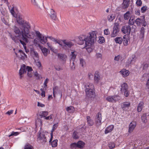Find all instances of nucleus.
<instances>
[{"label":"nucleus","mask_w":149,"mask_h":149,"mask_svg":"<svg viewBox=\"0 0 149 149\" xmlns=\"http://www.w3.org/2000/svg\"><path fill=\"white\" fill-rule=\"evenodd\" d=\"M31 27H28L24 26L15 25L13 26L12 29L14 33L15 36L10 35L12 39L15 41L16 38L20 39V40H22L25 42H28V38L33 39L34 38L35 34L33 31H30Z\"/></svg>","instance_id":"nucleus-1"},{"label":"nucleus","mask_w":149,"mask_h":149,"mask_svg":"<svg viewBox=\"0 0 149 149\" xmlns=\"http://www.w3.org/2000/svg\"><path fill=\"white\" fill-rule=\"evenodd\" d=\"M96 31H93L89 33L88 36L84 35H81L79 37V44H83L85 42V46L87 47H91L96 41Z\"/></svg>","instance_id":"nucleus-2"},{"label":"nucleus","mask_w":149,"mask_h":149,"mask_svg":"<svg viewBox=\"0 0 149 149\" xmlns=\"http://www.w3.org/2000/svg\"><path fill=\"white\" fill-rule=\"evenodd\" d=\"M16 19L17 23L21 26L28 27H31L30 24L28 22H25L22 19V16L20 14H17L15 17Z\"/></svg>","instance_id":"nucleus-3"},{"label":"nucleus","mask_w":149,"mask_h":149,"mask_svg":"<svg viewBox=\"0 0 149 149\" xmlns=\"http://www.w3.org/2000/svg\"><path fill=\"white\" fill-rule=\"evenodd\" d=\"M27 72H31L32 70L31 67L29 66H26L24 64H23L21 66L19 71V78L22 79L23 77L24 74L25 73L26 70Z\"/></svg>","instance_id":"nucleus-4"},{"label":"nucleus","mask_w":149,"mask_h":149,"mask_svg":"<svg viewBox=\"0 0 149 149\" xmlns=\"http://www.w3.org/2000/svg\"><path fill=\"white\" fill-rule=\"evenodd\" d=\"M35 32L36 36L38 38L40 42L43 44H45L47 41L48 38L47 37V36L45 37L39 31H36Z\"/></svg>","instance_id":"nucleus-5"},{"label":"nucleus","mask_w":149,"mask_h":149,"mask_svg":"<svg viewBox=\"0 0 149 149\" xmlns=\"http://www.w3.org/2000/svg\"><path fill=\"white\" fill-rule=\"evenodd\" d=\"M62 42L64 44L63 48L66 49L70 48L74 45L72 42L68 40H63Z\"/></svg>","instance_id":"nucleus-6"},{"label":"nucleus","mask_w":149,"mask_h":149,"mask_svg":"<svg viewBox=\"0 0 149 149\" xmlns=\"http://www.w3.org/2000/svg\"><path fill=\"white\" fill-rule=\"evenodd\" d=\"M102 115L100 113H98L96 115L95 120V123L96 125L98 127L101 124Z\"/></svg>","instance_id":"nucleus-7"},{"label":"nucleus","mask_w":149,"mask_h":149,"mask_svg":"<svg viewBox=\"0 0 149 149\" xmlns=\"http://www.w3.org/2000/svg\"><path fill=\"white\" fill-rule=\"evenodd\" d=\"M119 31V24L118 23H115L113 27V32L112 31V37L116 36Z\"/></svg>","instance_id":"nucleus-8"},{"label":"nucleus","mask_w":149,"mask_h":149,"mask_svg":"<svg viewBox=\"0 0 149 149\" xmlns=\"http://www.w3.org/2000/svg\"><path fill=\"white\" fill-rule=\"evenodd\" d=\"M131 30L130 26L129 25H125L122 27L121 31L122 33L127 35H129Z\"/></svg>","instance_id":"nucleus-9"},{"label":"nucleus","mask_w":149,"mask_h":149,"mask_svg":"<svg viewBox=\"0 0 149 149\" xmlns=\"http://www.w3.org/2000/svg\"><path fill=\"white\" fill-rule=\"evenodd\" d=\"M38 141L42 144H45L47 141L45 134L43 133H40L38 138Z\"/></svg>","instance_id":"nucleus-10"},{"label":"nucleus","mask_w":149,"mask_h":149,"mask_svg":"<svg viewBox=\"0 0 149 149\" xmlns=\"http://www.w3.org/2000/svg\"><path fill=\"white\" fill-rule=\"evenodd\" d=\"M145 16H142L140 18H138L135 20V23L137 26H141L142 23L144 21V19Z\"/></svg>","instance_id":"nucleus-11"},{"label":"nucleus","mask_w":149,"mask_h":149,"mask_svg":"<svg viewBox=\"0 0 149 149\" xmlns=\"http://www.w3.org/2000/svg\"><path fill=\"white\" fill-rule=\"evenodd\" d=\"M135 56H132V57L129 58L126 63L127 66H129L131 64H133L136 61L135 58H134Z\"/></svg>","instance_id":"nucleus-12"},{"label":"nucleus","mask_w":149,"mask_h":149,"mask_svg":"<svg viewBox=\"0 0 149 149\" xmlns=\"http://www.w3.org/2000/svg\"><path fill=\"white\" fill-rule=\"evenodd\" d=\"M136 125V123L135 121H132L130 124L129 127L128 132L131 133L134 129Z\"/></svg>","instance_id":"nucleus-13"},{"label":"nucleus","mask_w":149,"mask_h":149,"mask_svg":"<svg viewBox=\"0 0 149 149\" xmlns=\"http://www.w3.org/2000/svg\"><path fill=\"white\" fill-rule=\"evenodd\" d=\"M130 105V103L129 102H124L121 104V108L123 110L126 111L128 109Z\"/></svg>","instance_id":"nucleus-14"},{"label":"nucleus","mask_w":149,"mask_h":149,"mask_svg":"<svg viewBox=\"0 0 149 149\" xmlns=\"http://www.w3.org/2000/svg\"><path fill=\"white\" fill-rule=\"evenodd\" d=\"M94 90L86 91V97L89 98H92L94 97L95 96V93Z\"/></svg>","instance_id":"nucleus-15"},{"label":"nucleus","mask_w":149,"mask_h":149,"mask_svg":"<svg viewBox=\"0 0 149 149\" xmlns=\"http://www.w3.org/2000/svg\"><path fill=\"white\" fill-rule=\"evenodd\" d=\"M120 91L121 93L125 92L128 90V85L125 83H123L120 85Z\"/></svg>","instance_id":"nucleus-16"},{"label":"nucleus","mask_w":149,"mask_h":149,"mask_svg":"<svg viewBox=\"0 0 149 149\" xmlns=\"http://www.w3.org/2000/svg\"><path fill=\"white\" fill-rule=\"evenodd\" d=\"M144 107V102L143 101H140L137 105V111L138 112H140Z\"/></svg>","instance_id":"nucleus-17"},{"label":"nucleus","mask_w":149,"mask_h":149,"mask_svg":"<svg viewBox=\"0 0 149 149\" xmlns=\"http://www.w3.org/2000/svg\"><path fill=\"white\" fill-rule=\"evenodd\" d=\"M56 13L54 10L52 9H50V13L49 14L51 18L54 20H56L57 19V16L56 15Z\"/></svg>","instance_id":"nucleus-18"},{"label":"nucleus","mask_w":149,"mask_h":149,"mask_svg":"<svg viewBox=\"0 0 149 149\" xmlns=\"http://www.w3.org/2000/svg\"><path fill=\"white\" fill-rule=\"evenodd\" d=\"M86 89L85 91L94 90V85L93 84L91 83H88L86 85Z\"/></svg>","instance_id":"nucleus-19"},{"label":"nucleus","mask_w":149,"mask_h":149,"mask_svg":"<svg viewBox=\"0 0 149 149\" xmlns=\"http://www.w3.org/2000/svg\"><path fill=\"white\" fill-rule=\"evenodd\" d=\"M18 53L20 54L21 56L20 57L21 59L24 60L25 58H27V55L21 49L19 50Z\"/></svg>","instance_id":"nucleus-20"},{"label":"nucleus","mask_w":149,"mask_h":149,"mask_svg":"<svg viewBox=\"0 0 149 149\" xmlns=\"http://www.w3.org/2000/svg\"><path fill=\"white\" fill-rule=\"evenodd\" d=\"M58 126V125L57 123L54 124L53 126L52 129V131H51V138L50 139L49 141V143L51 142L52 140V138L53 137V132L56 129Z\"/></svg>","instance_id":"nucleus-21"},{"label":"nucleus","mask_w":149,"mask_h":149,"mask_svg":"<svg viewBox=\"0 0 149 149\" xmlns=\"http://www.w3.org/2000/svg\"><path fill=\"white\" fill-rule=\"evenodd\" d=\"M120 72L123 77L127 76L130 73L129 71L125 69H122L120 71Z\"/></svg>","instance_id":"nucleus-22"},{"label":"nucleus","mask_w":149,"mask_h":149,"mask_svg":"<svg viewBox=\"0 0 149 149\" xmlns=\"http://www.w3.org/2000/svg\"><path fill=\"white\" fill-rule=\"evenodd\" d=\"M149 115V113H144L141 116V120L144 123H146L147 122V117Z\"/></svg>","instance_id":"nucleus-23"},{"label":"nucleus","mask_w":149,"mask_h":149,"mask_svg":"<svg viewBox=\"0 0 149 149\" xmlns=\"http://www.w3.org/2000/svg\"><path fill=\"white\" fill-rule=\"evenodd\" d=\"M122 40L123 45L125 46L127 45L128 41L129 40L128 37L126 35H125L123 37Z\"/></svg>","instance_id":"nucleus-24"},{"label":"nucleus","mask_w":149,"mask_h":149,"mask_svg":"<svg viewBox=\"0 0 149 149\" xmlns=\"http://www.w3.org/2000/svg\"><path fill=\"white\" fill-rule=\"evenodd\" d=\"M77 54V52L76 51H74L71 52L70 61H75Z\"/></svg>","instance_id":"nucleus-25"},{"label":"nucleus","mask_w":149,"mask_h":149,"mask_svg":"<svg viewBox=\"0 0 149 149\" xmlns=\"http://www.w3.org/2000/svg\"><path fill=\"white\" fill-rule=\"evenodd\" d=\"M87 120L88 124L89 126H92L94 124V123L93 120L91 119L89 116H87Z\"/></svg>","instance_id":"nucleus-26"},{"label":"nucleus","mask_w":149,"mask_h":149,"mask_svg":"<svg viewBox=\"0 0 149 149\" xmlns=\"http://www.w3.org/2000/svg\"><path fill=\"white\" fill-rule=\"evenodd\" d=\"M40 49L43 54L45 56H46L49 53V51L45 47L41 48Z\"/></svg>","instance_id":"nucleus-27"},{"label":"nucleus","mask_w":149,"mask_h":149,"mask_svg":"<svg viewBox=\"0 0 149 149\" xmlns=\"http://www.w3.org/2000/svg\"><path fill=\"white\" fill-rule=\"evenodd\" d=\"M100 77L98 74V72H96L95 74L94 77V81L95 82L98 83Z\"/></svg>","instance_id":"nucleus-28"},{"label":"nucleus","mask_w":149,"mask_h":149,"mask_svg":"<svg viewBox=\"0 0 149 149\" xmlns=\"http://www.w3.org/2000/svg\"><path fill=\"white\" fill-rule=\"evenodd\" d=\"M20 42L23 45V47L24 48V49L25 50V51L26 53H27L28 52H29V51L28 49H26V43H27L29 41L28 39V42H25L24 41L22 40H19Z\"/></svg>","instance_id":"nucleus-29"},{"label":"nucleus","mask_w":149,"mask_h":149,"mask_svg":"<svg viewBox=\"0 0 149 149\" xmlns=\"http://www.w3.org/2000/svg\"><path fill=\"white\" fill-rule=\"evenodd\" d=\"M131 13L130 12L128 11L124 15V19L125 20H128L131 17Z\"/></svg>","instance_id":"nucleus-30"},{"label":"nucleus","mask_w":149,"mask_h":149,"mask_svg":"<svg viewBox=\"0 0 149 149\" xmlns=\"http://www.w3.org/2000/svg\"><path fill=\"white\" fill-rule=\"evenodd\" d=\"M57 56L58 58L63 61L65 60L67 58L66 55L61 54H58Z\"/></svg>","instance_id":"nucleus-31"},{"label":"nucleus","mask_w":149,"mask_h":149,"mask_svg":"<svg viewBox=\"0 0 149 149\" xmlns=\"http://www.w3.org/2000/svg\"><path fill=\"white\" fill-rule=\"evenodd\" d=\"M114 40L116 43L121 44L123 40L121 37H117Z\"/></svg>","instance_id":"nucleus-32"},{"label":"nucleus","mask_w":149,"mask_h":149,"mask_svg":"<svg viewBox=\"0 0 149 149\" xmlns=\"http://www.w3.org/2000/svg\"><path fill=\"white\" fill-rule=\"evenodd\" d=\"M135 22V20L134 19V18L132 17V16H131L130 17V19L128 22V24L129 25V26H132L134 24Z\"/></svg>","instance_id":"nucleus-33"},{"label":"nucleus","mask_w":149,"mask_h":149,"mask_svg":"<svg viewBox=\"0 0 149 149\" xmlns=\"http://www.w3.org/2000/svg\"><path fill=\"white\" fill-rule=\"evenodd\" d=\"M67 111L70 112L72 113L74 111V108L72 106L68 107L66 109Z\"/></svg>","instance_id":"nucleus-34"},{"label":"nucleus","mask_w":149,"mask_h":149,"mask_svg":"<svg viewBox=\"0 0 149 149\" xmlns=\"http://www.w3.org/2000/svg\"><path fill=\"white\" fill-rule=\"evenodd\" d=\"M143 66V70H146L149 67V63L144 62L142 65Z\"/></svg>","instance_id":"nucleus-35"},{"label":"nucleus","mask_w":149,"mask_h":149,"mask_svg":"<svg viewBox=\"0 0 149 149\" xmlns=\"http://www.w3.org/2000/svg\"><path fill=\"white\" fill-rule=\"evenodd\" d=\"M77 147L81 148L84 146L85 144L83 142L79 141L77 143Z\"/></svg>","instance_id":"nucleus-36"},{"label":"nucleus","mask_w":149,"mask_h":149,"mask_svg":"<svg viewBox=\"0 0 149 149\" xmlns=\"http://www.w3.org/2000/svg\"><path fill=\"white\" fill-rule=\"evenodd\" d=\"M120 99V97L118 95L112 96V102L113 101L115 102L118 101Z\"/></svg>","instance_id":"nucleus-37"},{"label":"nucleus","mask_w":149,"mask_h":149,"mask_svg":"<svg viewBox=\"0 0 149 149\" xmlns=\"http://www.w3.org/2000/svg\"><path fill=\"white\" fill-rule=\"evenodd\" d=\"M58 140L57 139L54 140L51 143L53 147H55L57 145Z\"/></svg>","instance_id":"nucleus-38"},{"label":"nucleus","mask_w":149,"mask_h":149,"mask_svg":"<svg viewBox=\"0 0 149 149\" xmlns=\"http://www.w3.org/2000/svg\"><path fill=\"white\" fill-rule=\"evenodd\" d=\"M74 61H70V67L71 69L72 70H74L75 68V65L74 64Z\"/></svg>","instance_id":"nucleus-39"},{"label":"nucleus","mask_w":149,"mask_h":149,"mask_svg":"<svg viewBox=\"0 0 149 149\" xmlns=\"http://www.w3.org/2000/svg\"><path fill=\"white\" fill-rule=\"evenodd\" d=\"M145 29L142 27L141 30L140 37L141 38H143L144 34Z\"/></svg>","instance_id":"nucleus-40"},{"label":"nucleus","mask_w":149,"mask_h":149,"mask_svg":"<svg viewBox=\"0 0 149 149\" xmlns=\"http://www.w3.org/2000/svg\"><path fill=\"white\" fill-rule=\"evenodd\" d=\"M112 131V127L111 126H109L106 128L105 131V134H106L109 132H111Z\"/></svg>","instance_id":"nucleus-41"},{"label":"nucleus","mask_w":149,"mask_h":149,"mask_svg":"<svg viewBox=\"0 0 149 149\" xmlns=\"http://www.w3.org/2000/svg\"><path fill=\"white\" fill-rule=\"evenodd\" d=\"M36 125H41L42 124V122L40 119L37 118L36 121Z\"/></svg>","instance_id":"nucleus-42"},{"label":"nucleus","mask_w":149,"mask_h":149,"mask_svg":"<svg viewBox=\"0 0 149 149\" xmlns=\"http://www.w3.org/2000/svg\"><path fill=\"white\" fill-rule=\"evenodd\" d=\"M48 112L47 111H42V113L40 115V116L41 118L42 117H46V116L47 115Z\"/></svg>","instance_id":"nucleus-43"},{"label":"nucleus","mask_w":149,"mask_h":149,"mask_svg":"<svg viewBox=\"0 0 149 149\" xmlns=\"http://www.w3.org/2000/svg\"><path fill=\"white\" fill-rule=\"evenodd\" d=\"M24 148V149H34L33 147L29 144H26Z\"/></svg>","instance_id":"nucleus-44"},{"label":"nucleus","mask_w":149,"mask_h":149,"mask_svg":"<svg viewBox=\"0 0 149 149\" xmlns=\"http://www.w3.org/2000/svg\"><path fill=\"white\" fill-rule=\"evenodd\" d=\"M98 42L100 43H102L104 42V38L103 37L100 36L99 37V39L98 40Z\"/></svg>","instance_id":"nucleus-45"},{"label":"nucleus","mask_w":149,"mask_h":149,"mask_svg":"<svg viewBox=\"0 0 149 149\" xmlns=\"http://www.w3.org/2000/svg\"><path fill=\"white\" fill-rule=\"evenodd\" d=\"M123 8H126L128 7L129 5V3L123 1Z\"/></svg>","instance_id":"nucleus-46"},{"label":"nucleus","mask_w":149,"mask_h":149,"mask_svg":"<svg viewBox=\"0 0 149 149\" xmlns=\"http://www.w3.org/2000/svg\"><path fill=\"white\" fill-rule=\"evenodd\" d=\"M77 133L75 131H74L73 133L72 136L74 139H77L79 138V136L77 135Z\"/></svg>","instance_id":"nucleus-47"},{"label":"nucleus","mask_w":149,"mask_h":149,"mask_svg":"<svg viewBox=\"0 0 149 149\" xmlns=\"http://www.w3.org/2000/svg\"><path fill=\"white\" fill-rule=\"evenodd\" d=\"M33 43L34 44L37 45L38 46L40 45L39 44V40L38 38H36L34 39L33 41Z\"/></svg>","instance_id":"nucleus-48"},{"label":"nucleus","mask_w":149,"mask_h":149,"mask_svg":"<svg viewBox=\"0 0 149 149\" xmlns=\"http://www.w3.org/2000/svg\"><path fill=\"white\" fill-rule=\"evenodd\" d=\"M19 134V133L18 132H13L11 133V134L9 135V137H10L11 136H16L18 135Z\"/></svg>","instance_id":"nucleus-49"},{"label":"nucleus","mask_w":149,"mask_h":149,"mask_svg":"<svg viewBox=\"0 0 149 149\" xmlns=\"http://www.w3.org/2000/svg\"><path fill=\"white\" fill-rule=\"evenodd\" d=\"M147 7L145 6L142 7L141 8V11L142 13H144L147 10Z\"/></svg>","instance_id":"nucleus-50"},{"label":"nucleus","mask_w":149,"mask_h":149,"mask_svg":"<svg viewBox=\"0 0 149 149\" xmlns=\"http://www.w3.org/2000/svg\"><path fill=\"white\" fill-rule=\"evenodd\" d=\"M31 54L32 55L36 57H38V54L37 52H35L34 50H32L31 52Z\"/></svg>","instance_id":"nucleus-51"},{"label":"nucleus","mask_w":149,"mask_h":149,"mask_svg":"<svg viewBox=\"0 0 149 149\" xmlns=\"http://www.w3.org/2000/svg\"><path fill=\"white\" fill-rule=\"evenodd\" d=\"M31 1L32 3L35 6L38 7V4L37 2L36 1V0H31Z\"/></svg>","instance_id":"nucleus-52"},{"label":"nucleus","mask_w":149,"mask_h":149,"mask_svg":"<svg viewBox=\"0 0 149 149\" xmlns=\"http://www.w3.org/2000/svg\"><path fill=\"white\" fill-rule=\"evenodd\" d=\"M10 12L11 13V14L14 17H15V16L16 15L15 14V12L13 9V8L12 9L10 10Z\"/></svg>","instance_id":"nucleus-53"},{"label":"nucleus","mask_w":149,"mask_h":149,"mask_svg":"<svg viewBox=\"0 0 149 149\" xmlns=\"http://www.w3.org/2000/svg\"><path fill=\"white\" fill-rule=\"evenodd\" d=\"M47 37L48 38H49L50 40H52L53 41L55 42H57V40H56L55 38H53V37L52 36H47Z\"/></svg>","instance_id":"nucleus-54"},{"label":"nucleus","mask_w":149,"mask_h":149,"mask_svg":"<svg viewBox=\"0 0 149 149\" xmlns=\"http://www.w3.org/2000/svg\"><path fill=\"white\" fill-rule=\"evenodd\" d=\"M136 4L138 6H141L142 4L141 1V0H137L136 2Z\"/></svg>","instance_id":"nucleus-55"},{"label":"nucleus","mask_w":149,"mask_h":149,"mask_svg":"<svg viewBox=\"0 0 149 149\" xmlns=\"http://www.w3.org/2000/svg\"><path fill=\"white\" fill-rule=\"evenodd\" d=\"M85 63L84 60L81 58L80 59V64L82 67H83Z\"/></svg>","instance_id":"nucleus-56"},{"label":"nucleus","mask_w":149,"mask_h":149,"mask_svg":"<svg viewBox=\"0 0 149 149\" xmlns=\"http://www.w3.org/2000/svg\"><path fill=\"white\" fill-rule=\"evenodd\" d=\"M40 90L42 91V93H41V96L42 97H45V91L44 90V89L41 88L40 89Z\"/></svg>","instance_id":"nucleus-57"},{"label":"nucleus","mask_w":149,"mask_h":149,"mask_svg":"<svg viewBox=\"0 0 149 149\" xmlns=\"http://www.w3.org/2000/svg\"><path fill=\"white\" fill-rule=\"evenodd\" d=\"M77 143H72L71 145V148H75L76 147H77Z\"/></svg>","instance_id":"nucleus-58"},{"label":"nucleus","mask_w":149,"mask_h":149,"mask_svg":"<svg viewBox=\"0 0 149 149\" xmlns=\"http://www.w3.org/2000/svg\"><path fill=\"white\" fill-rule=\"evenodd\" d=\"M47 46L48 47V48L49 49H50L51 50H54V49H53V48L52 47V45H51L50 43L47 42Z\"/></svg>","instance_id":"nucleus-59"},{"label":"nucleus","mask_w":149,"mask_h":149,"mask_svg":"<svg viewBox=\"0 0 149 149\" xmlns=\"http://www.w3.org/2000/svg\"><path fill=\"white\" fill-rule=\"evenodd\" d=\"M122 93H124L125 96L126 97H127L129 95L130 92L129 91H128V90H127L125 92H123Z\"/></svg>","instance_id":"nucleus-60"},{"label":"nucleus","mask_w":149,"mask_h":149,"mask_svg":"<svg viewBox=\"0 0 149 149\" xmlns=\"http://www.w3.org/2000/svg\"><path fill=\"white\" fill-rule=\"evenodd\" d=\"M55 68V69L58 71H60L62 70V68L59 66L56 65L54 66Z\"/></svg>","instance_id":"nucleus-61"},{"label":"nucleus","mask_w":149,"mask_h":149,"mask_svg":"<svg viewBox=\"0 0 149 149\" xmlns=\"http://www.w3.org/2000/svg\"><path fill=\"white\" fill-rule=\"evenodd\" d=\"M104 32V34L106 35H108L110 33V32L108 29H105Z\"/></svg>","instance_id":"nucleus-62"},{"label":"nucleus","mask_w":149,"mask_h":149,"mask_svg":"<svg viewBox=\"0 0 149 149\" xmlns=\"http://www.w3.org/2000/svg\"><path fill=\"white\" fill-rule=\"evenodd\" d=\"M142 77L144 78H146L148 77H149V73H144L142 76Z\"/></svg>","instance_id":"nucleus-63"},{"label":"nucleus","mask_w":149,"mask_h":149,"mask_svg":"<svg viewBox=\"0 0 149 149\" xmlns=\"http://www.w3.org/2000/svg\"><path fill=\"white\" fill-rule=\"evenodd\" d=\"M146 86L147 88L149 90V78L147 80Z\"/></svg>","instance_id":"nucleus-64"}]
</instances>
